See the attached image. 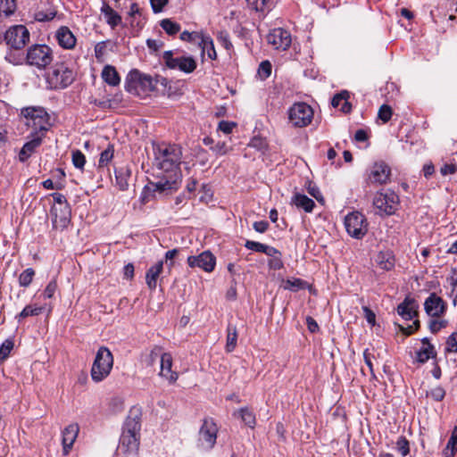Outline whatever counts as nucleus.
I'll return each instance as SVG.
<instances>
[{
    "label": "nucleus",
    "instance_id": "nucleus-34",
    "mask_svg": "<svg viewBox=\"0 0 457 457\" xmlns=\"http://www.w3.org/2000/svg\"><path fill=\"white\" fill-rule=\"evenodd\" d=\"M245 247L254 252L263 253L266 255H272L276 253L275 247L256 241L246 240Z\"/></svg>",
    "mask_w": 457,
    "mask_h": 457
},
{
    "label": "nucleus",
    "instance_id": "nucleus-52",
    "mask_svg": "<svg viewBox=\"0 0 457 457\" xmlns=\"http://www.w3.org/2000/svg\"><path fill=\"white\" fill-rule=\"evenodd\" d=\"M446 351L450 353H457V332L453 333L447 338Z\"/></svg>",
    "mask_w": 457,
    "mask_h": 457
},
{
    "label": "nucleus",
    "instance_id": "nucleus-8",
    "mask_svg": "<svg viewBox=\"0 0 457 457\" xmlns=\"http://www.w3.org/2000/svg\"><path fill=\"white\" fill-rule=\"evenodd\" d=\"M162 60L166 68L187 74L192 73L197 67L196 61L192 56L178 55L171 50L162 54Z\"/></svg>",
    "mask_w": 457,
    "mask_h": 457
},
{
    "label": "nucleus",
    "instance_id": "nucleus-41",
    "mask_svg": "<svg viewBox=\"0 0 457 457\" xmlns=\"http://www.w3.org/2000/svg\"><path fill=\"white\" fill-rule=\"evenodd\" d=\"M275 253H273L272 255H269L270 257L269 262H268V265L270 267V269L271 270H280L283 268L284 266V263H283V261H282V254L281 253L275 248Z\"/></svg>",
    "mask_w": 457,
    "mask_h": 457
},
{
    "label": "nucleus",
    "instance_id": "nucleus-1",
    "mask_svg": "<svg viewBox=\"0 0 457 457\" xmlns=\"http://www.w3.org/2000/svg\"><path fill=\"white\" fill-rule=\"evenodd\" d=\"M154 166L162 173V177L152 186L159 193L170 194L179 188L181 182L179 164L182 150L177 145L165 143L154 144Z\"/></svg>",
    "mask_w": 457,
    "mask_h": 457
},
{
    "label": "nucleus",
    "instance_id": "nucleus-16",
    "mask_svg": "<svg viewBox=\"0 0 457 457\" xmlns=\"http://www.w3.org/2000/svg\"><path fill=\"white\" fill-rule=\"evenodd\" d=\"M267 41L278 50H287L291 45L290 33L282 29L277 28L271 30L267 36Z\"/></svg>",
    "mask_w": 457,
    "mask_h": 457
},
{
    "label": "nucleus",
    "instance_id": "nucleus-12",
    "mask_svg": "<svg viewBox=\"0 0 457 457\" xmlns=\"http://www.w3.org/2000/svg\"><path fill=\"white\" fill-rule=\"evenodd\" d=\"M312 118L313 110L305 103H295L288 110L289 121L295 127H305L312 122Z\"/></svg>",
    "mask_w": 457,
    "mask_h": 457
},
{
    "label": "nucleus",
    "instance_id": "nucleus-39",
    "mask_svg": "<svg viewBox=\"0 0 457 457\" xmlns=\"http://www.w3.org/2000/svg\"><path fill=\"white\" fill-rule=\"evenodd\" d=\"M34 276L35 270L32 268H27L19 276V285L23 287H28L31 284Z\"/></svg>",
    "mask_w": 457,
    "mask_h": 457
},
{
    "label": "nucleus",
    "instance_id": "nucleus-21",
    "mask_svg": "<svg viewBox=\"0 0 457 457\" xmlns=\"http://www.w3.org/2000/svg\"><path fill=\"white\" fill-rule=\"evenodd\" d=\"M55 37L62 48L72 49L76 46V37L68 27L62 26L58 29Z\"/></svg>",
    "mask_w": 457,
    "mask_h": 457
},
{
    "label": "nucleus",
    "instance_id": "nucleus-15",
    "mask_svg": "<svg viewBox=\"0 0 457 457\" xmlns=\"http://www.w3.org/2000/svg\"><path fill=\"white\" fill-rule=\"evenodd\" d=\"M424 310L429 317L439 318L446 312L447 304L436 293H431L424 302Z\"/></svg>",
    "mask_w": 457,
    "mask_h": 457
},
{
    "label": "nucleus",
    "instance_id": "nucleus-25",
    "mask_svg": "<svg viewBox=\"0 0 457 457\" xmlns=\"http://www.w3.org/2000/svg\"><path fill=\"white\" fill-rule=\"evenodd\" d=\"M130 176L131 170L129 166H122L115 170L116 185L121 191L128 189Z\"/></svg>",
    "mask_w": 457,
    "mask_h": 457
},
{
    "label": "nucleus",
    "instance_id": "nucleus-55",
    "mask_svg": "<svg viewBox=\"0 0 457 457\" xmlns=\"http://www.w3.org/2000/svg\"><path fill=\"white\" fill-rule=\"evenodd\" d=\"M249 145L252 146V147H254V148H256L258 150H262V149L266 148L267 143H266V141L263 138L258 137H254L250 141Z\"/></svg>",
    "mask_w": 457,
    "mask_h": 457
},
{
    "label": "nucleus",
    "instance_id": "nucleus-37",
    "mask_svg": "<svg viewBox=\"0 0 457 457\" xmlns=\"http://www.w3.org/2000/svg\"><path fill=\"white\" fill-rule=\"evenodd\" d=\"M160 25L162 29L170 36H174L180 31V25L170 19H163Z\"/></svg>",
    "mask_w": 457,
    "mask_h": 457
},
{
    "label": "nucleus",
    "instance_id": "nucleus-32",
    "mask_svg": "<svg viewBox=\"0 0 457 457\" xmlns=\"http://www.w3.org/2000/svg\"><path fill=\"white\" fill-rule=\"evenodd\" d=\"M197 45L202 48L203 53H207L210 59H216L217 54L214 48L213 41L209 36L203 34Z\"/></svg>",
    "mask_w": 457,
    "mask_h": 457
},
{
    "label": "nucleus",
    "instance_id": "nucleus-2",
    "mask_svg": "<svg viewBox=\"0 0 457 457\" xmlns=\"http://www.w3.org/2000/svg\"><path fill=\"white\" fill-rule=\"evenodd\" d=\"M141 414L137 409L131 410L124 423L118 445V454L123 457H137L139 448Z\"/></svg>",
    "mask_w": 457,
    "mask_h": 457
},
{
    "label": "nucleus",
    "instance_id": "nucleus-17",
    "mask_svg": "<svg viewBox=\"0 0 457 457\" xmlns=\"http://www.w3.org/2000/svg\"><path fill=\"white\" fill-rule=\"evenodd\" d=\"M391 175L390 167L384 162H376L369 175V181L370 183L386 184L389 181Z\"/></svg>",
    "mask_w": 457,
    "mask_h": 457
},
{
    "label": "nucleus",
    "instance_id": "nucleus-18",
    "mask_svg": "<svg viewBox=\"0 0 457 457\" xmlns=\"http://www.w3.org/2000/svg\"><path fill=\"white\" fill-rule=\"evenodd\" d=\"M53 226L56 229L65 228L71 220V211L69 205L53 206Z\"/></svg>",
    "mask_w": 457,
    "mask_h": 457
},
{
    "label": "nucleus",
    "instance_id": "nucleus-28",
    "mask_svg": "<svg viewBox=\"0 0 457 457\" xmlns=\"http://www.w3.org/2000/svg\"><path fill=\"white\" fill-rule=\"evenodd\" d=\"M101 76L104 82L112 87H116L120 82V78L118 74V71L113 66L111 65H105L104 67Z\"/></svg>",
    "mask_w": 457,
    "mask_h": 457
},
{
    "label": "nucleus",
    "instance_id": "nucleus-6",
    "mask_svg": "<svg viewBox=\"0 0 457 457\" xmlns=\"http://www.w3.org/2000/svg\"><path fill=\"white\" fill-rule=\"evenodd\" d=\"M53 60V50L46 45H33L27 50L26 63L29 66L44 70Z\"/></svg>",
    "mask_w": 457,
    "mask_h": 457
},
{
    "label": "nucleus",
    "instance_id": "nucleus-42",
    "mask_svg": "<svg viewBox=\"0 0 457 457\" xmlns=\"http://www.w3.org/2000/svg\"><path fill=\"white\" fill-rule=\"evenodd\" d=\"M426 395L436 402H441L445 396V390L442 386H436L427 391Z\"/></svg>",
    "mask_w": 457,
    "mask_h": 457
},
{
    "label": "nucleus",
    "instance_id": "nucleus-22",
    "mask_svg": "<svg viewBox=\"0 0 457 457\" xmlns=\"http://www.w3.org/2000/svg\"><path fill=\"white\" fill-rule=\"evenodd\" d=\"M418 304L414 299L405 298L397 307V312L404 320H412L418 315Z\"/></svg>",
    "mask_w": 457,
    "mask_h": 457
},
{
    "label": "nucleus",
    "instance_id": "nucleus-57",
    "mask_svg": "<svg viewBox=\"0 0 457 457\" xmlns=\"http://www.w3.org/2000/svg\"><path fill=\"white\" fill-rule=\"evenodd\" d=\"M154 12H161L163 7L168 4V0H150Z\"/></svg>",
    "mask_w": 457,
    "mask_h": 457
},
{
    "label": "nucleus",
    "instance_id": "nucleus-63",
    "mask_svg": "<svg viewBox=\"0 0 457 457\" xmlns=\"http://www.w3.org/2000/svg\"><path fill=\"white\" fill-rule=\"evenodd\" d=\"M212 151L218 154H225L228 152V146L224 142H218L213 147Z\"/></svg>",
    "mask_w": 457,
    "mask_h": 457
},
{
    "label": "nucleus",
    "instance_id": "nucleus-7",
    "mask_svg": "<svg viewBox=\"0 0 457 457\" xmlns=\"http://www.w3.org/2000/svg\"><path fill=\"white\" fill-rule=\"evenodd\" d=\"M166 79L156 76L153 78L148 74L140 72L137 70L131 71L127 77V89L129 91L141 87L145 92H152L155 89L157 83L164 84Z\"/></svg>",
    "mask_w": 457,
    "mask_h": 457
},
{
    "label": "nucleus",
    "instance_id": "nucleus-50",
    "mask_svg": "<svg viewBox=\"0 0 457 457\" xmlns=\"http://www.w3.org/2000/svg\"><path fill=\"white\" fill-rule=\"evenodd\" d=\"M163 353H161V349L160 348H154L153 349L149 355L147 356V359H146V365L147 366H154V363L156 362H159L160 363V359H161V356Z\"/></svg>",
    "mask_w": 457,
    "mask_h": 457
},
{
    "label": "nucleus",
    "instance_id": "nucleus-53",
    "mask_svg": "<svg viewBox=\"0 0 457 457\" xmlns=\"http://www.w3.org/2000/svg\"><path fill=\"white\" fill-rule=\"evenodd\" d=\"M56 289H57L56 281L55 280L50 281L44 290L43 297L45 299L53 297Z\"/></svg>",
    "mask_w": 457,
    "mask_h": 457
},
{
    "label": "nucleus",
    "instance_id": "nucleus-60",
    "mask_svg": "<svg viewBox=\"0 0 457 457\" xmlns=\"http://www.w3.org/2000/svg\"><path fill=\"white\" fill-rule=\"evenodd\" d=\"M457 171V165L455 164H445L441 169L440 172L443 176L449 174H454Z\"/></svg>",
    "mask_w": 457,
    "mask_h": 457
},
{
    "label": "nucleus",
    "instance_id": "nucleus-38",
    "mask_svg": "<svg viewBox=\"0 0 457 457\" xmlns=\"http://www.w3.org/2000/svg\"><path fill=\"white\" fill-rule=\"evenodd\" d=\"M434 355V346L432 345H428V346H423L416 353V360L420 363H425Z\"/></svg>",
    "mask_w": 457,
    "mask_h": 457
},
{
    "label": "nucleus",
    "instance_id": "nucleus-40",
    "mask_svg": "<svg viewBox=\"0 0 457 457\" xmlns=\"http://www.w3.org/2000/svg\"><path fill=\"white\" fill-rule=\"evenodd\" d=\"M114 148L113 145H109L108 147L100 154L98 165L99 167L107 166L113 158Z\"/></svg>",
    "mask_w": 457,
    "mask_h": 457
},
{
    "label": "nucleus",
    "instance_id": "nucleus-48",
    "mask_svg": "<svg viewBox=\"0 0 457 457\" xmlns=\"http://www.w3.org/2000/svg\"><path fill=\"white\" fill-rule=\"evenodd\" d=\"M396 448L402 456H406L410 453L409 442L404 436H400L397 439Z\"/></svg>",
    "mask_w": 457,
    "mask_h": 457
},
{
    "label": "nucleus",
    "instance_id": "nucleus-29",
    "mask_svg": "<svg viewBox=\"0 0 457 457\" xmlns=\"http://www.w3.org/2000/svg\"><path fill=\"white\" fill-rule=\"evenodd\" d=\"M292 203L298 208L303 209L306 212H312L315 203L312 199L309 198L305 195L299 193L295 194L292 198Z\"/></svg>",
    "mask_w": 457,
    "mask_h": 457
},
{
    "label": "nucleus",
    "instance_id": "nucleus-30",
    "mask_svg": "<svg viewBox=\"0 0 457 457\" xmlns=\"http://www.w3.org/2000/svg\"><path fill=\"white\" fill-rule=\"evenodd\" d=\"M45 310V306L35 304L26 305L23 310L16 315L15 319L19 323H21L24 319L29 316H37L43 312Z\"/></svg>",
    "mask_w": 457,
    "mask_h": 457
},
{
    "label": "nucleus",
    "instance_id": "nucleus-58",
    "mask_svg": "<svg viewBox=\"0 0 457 457\" xmlns=\"http://www.w3.org/2000/svg\"><path fill=\"white\" fill-rule=\"evenodd\" d=\"M258 72L265 78L269 77L271 73V64L268 61H264L260 64Z\"/></svg>",
    "mask_w": 457,
    "mask_h": 457
},
{
    "label": "nucleus",
    "instance_id": "nucleus-11",
    "mask_svg": "<svg viewBox=\"0 0 457 457\" xmlns=\"http://www.w3.org/2000/svg\"><path fill=\"white\" fill-rule=\"evenodd\" d=\"M373 205L379 214L392 215L399 205V196L392 190L378 192L373 199Z\"/></svg>",
    "mask_w": 457,
    "mask_h": 457
},
{
    "label": "nucleus",
    "instance_id": "nucleus-33",
    "mask_svg": "<svg viewBox=\"0 0 457 457\" xmlns=\"http://www.w3.org/2000/svg\"><path fill=\"white\" fill-rule=\"evenodd\" d=\"M457 452V425L453 428L446 446L442 452L443 457H454Z\"/></svg>",
    "mask_w": 457,
    "mask_h": 457
},
{
    "label": "nucleus",
    "instance_id": "nucleus-45",
    "mask_svg": "<svg viewBox=\"0 0 457 457\" xmlns=\"http://www.w3.org/2000/svg\"><path fill=\"white\" fill-rule=\"evenodd\" d=\"M304 282L300 278H288L284 282V289L297 291L298 289L303 288Z\"/></svg>",
    "mask_w": 457,
    "mask_h": 457
},
{
    "label": "nucleus",
    "instance_id": "nucleus-23",
    "mask_svg": "<svg viewBox=\"0 0 457 457\" xmlns=\"http://www.w3.org/2000/svg\"><path fill=\"white\" fill-rule=\"evenodd\" d=\"M44 136L37 134H31V139L25 143L19 154V158L21 162L26 161L35 150L41 145Z\"/></svg>",
    "mask_w": 457,
    "mask_h": 457
},
{
    "label": "nucleus",
    "instance_id": "nucleus-43",
    "mask_svg": "<svg viewBox=\"0 0 457 457\" xmlns=\"http://www.w3.org/2000/svg\"><path fill=\"white\" fill-rule=\"evenodd\" d=\"M71 160L73 165L79 170H83L86 163V157L79 150H74L71 154Z\"/></svg>",
    "mask_w": 457,
    "mask_h": 457
},
{
    "label": "nucleus",
    "instance_id": "nucleus-24",
    "mask_svg": "<svg viewBox=\"0 0 457 457\" xmlns=\"http://www.w3.org/2000/svg\"><path fill=\"white\" fill-rule=\"evenodd\" d=\"M163 270V261L157 262L151 266L145 273V283L150 290H154L157 287V280Z\"/></svg>",
    "mask_w": 457,
    "mask_h": 457
},
{
    "label": "nucleus",
    "instance_id": "nucleus-10",
    "mask_svg": "<svg viewBox=\"0 0 457 457\" xmlns=\"http://www.w3.org/2000/svg\"><path fill=\"white\" fill-rule=\"evenodd\" d=\"M218 430L212 418L204 419L198 431L197 447L203 451L212 450L216 444Z\"/></svg>",
    "mask_w": 457,
    "mask_h": 457
},
{
    "label": "nucleus",
    "instance_id": "nucleus-26",
    "mask_svg": "<svg viewBox=\"0 0 457 457\" xmlns=\"http://www.w3.org/2000/svg\"><path fill=\"white\" fill-rule=\"evenodd\" d=\"M101 12L104 15L106 22L113 29L121 22L120 15L115 12L106 2L103 3Z\"/></svg>",
    "mask_w": 457,
    "mask_h": 457
},
{
    "label": "nucleus",
    "instance_id": "nucleus-9",
    "mask_svg": "<svg viewBox=\"0 0 457 457\" xmlns=\"http://www.w3.org/2000/svg\"><path fill=\"white\" fill-rule=\"evenodd\" d=\"M344 224L348 235L355 239H361L368 232L369 222L358 211L348 213L345 217Z\"/></svg>",
    "mask_w": 457,
    "mask_h": 457
},
{
    "label": "nucleus",
    "instance_id": "nucleus-49",
    "mask_svg": "<svg viewBox=\"0 0 457 457\" xmlns=\"http://www.w3.org/2000/svg\"><path fill=\"white\" fill-rule=\"evenodd\" d=\"M12 348L13 342L10 339L5 340L0 346V360H5L9 356Z\"/></svg>",
    "mask_w": 457,
    "mask_h": 457
},
{
    "label": "nucleus",
    "instance_id": "nucleus-3",
    "mask_svg": "<svg viewBox=\"0 0 457 457\" xmlns=\"http://www.w3.org/2000/svg\"><path fill=\"white\" fill-rule=\"evenodd\" d=\"M113 367V355L106 346H101L96 352L91 368V378L98 383L106 378Z\"/></svg>",
    "mask_w": 457,
    "mask_h": 457
},
{
    "label": "nucleus",
    "instance_id": "nucleus-62",
    "mask_svg": "<svg viewBox=\"0 0 457 457\" xmlns=\"http://www.w3.org/2000/svg\"><path fill=\"white\" fill-rule=\"evenodd\" d=\"M146 45L149 49H152L154 51H158L163 46V42L161 40L156 39H147Z\"/></svg>",
    "mask_w": 457,
    "mask_h": 457
},
{
    "label": "nucleus",
    "instance_id": "nucleus-44",
    "mask_svg": "<svg viewBox=\"0 0 457 457\" xmlns=\"http://www.w3.org/2000/svg\"><path fill=\"white\" fill-rule=\"evenodd\" d=\"M240 415L242 420L250 428H253L255 425V416L252 411L247 408H242L240 410Z\"/></svg>",
    "mask_w": 457,
    "mask_h": 457
},
{
    "label": "nucleus",
    "instance_id": "nucleus-14",
    "mask_svg": "<svg viewBox=\"0 0 457 457\" xmlns=\"http://www.w3.org/2000/svg\"><path fill=\"white\" fill-rule=\"evenodd\" d=\"M187 262L190 268H199L205 272H212L216 266V257L210 251H204L198 255H190Z\"/></svg>",
    "mask_w": 457,
    "mask_h": 457
},
{
    "label": "nucleus",
    "instance_id": "nucleus-19",
    "mask_svg": "<svg viewBox=\"0 0 457 457\" xmlns=\"http://www.w3.org/2000/svg\"><path fill=\"white\" fill-rule=\"evenodd\" d=\"M172 356L170 353H163L160 359L159 376L167 379L170 384H174L178 378V372L172 370Z\"/></svg>",
    "mask_w": 457,
    "mask_h": 457
},
{
    "label": "nucleus",
    "instance_id": "nucleus-27",
    "mask_svg": "<svg viewBox=\"0 0 457 457\" xmlns=\"http://www.w3.org/2000/svg\"><path fill=\"white\" fill-rule=\"evenodd\" d=\"M348 98L349 93L347 91H342L339 94L334 96L331 104L334 107H340V110L344 113H348L352 109V105L348 102Z\"/></svg>",
    "mask_w": 457,
    "mask_h": 457
},
{
    "label": "nucleus",
    "instance_id": "nucleus-20",
    "mask_svg": "<svg viewBox=\"0 0 457 457\" xmlns=\"http://www.w3.org/2000/svg\"><path fill=\"white\" fill-rule=\"evenodd\" d=\"M79 431V424L71 423L62 430V448L66 455L70 453Z\"/></svg>",
    "mask_w": 457,
    "mask_h": 457
},
{
    "label": "nucleus",
    "instance_id": "nucleus-61",
    "mask_svg": "<svg viewBox=\"0 0 457 457\" xmlns=\"http://www.w3.org/2000/svg\"><path fill=\"white\" fill-rule=\"evenodd\" d=\"M253 227L255 231L264 233L269 228V223L266 220L255 221L253 224Z\"/></svg>",
    "mask_w": 457,
    "mask_h": 457
},
{
    "label": "nucleus",
    "instance_id": "nucleus-5",
    "mask_svg": "<svg viewBox=\"0 0 457 457\" xmlns=\"http://www.w3.org/2000/svg\"><path fill=\"white\" fill-rule=\"evenodd\" d=\"M46 82L52 89H62L70 86L74 80V72L64 63H56L46 73Z\"/></svg>",
    "mask_w": 457,
    "mask_h": 457
},
{
    "label": "nucleus",
    "instance_id": "nucleus-4",
    "mask_svg": "<svg viewBox=\"0 0 457 457\" xmlns=\"http://www.w3.org/2000/svg\"><path fill=\"white\" fill-rule=\"evenodd\" d=\"M26 126L31 129L30 134L45 136L50 127L49 115L42 107H26L21 110Z\"/></svg>",
    "mask_w": 457,
    "mask_h": 457
},
{
    "label": "nucleus",
    "instance_id": "nucleus-13",
    "mask_svg": "<svg viewBox=\"0 0 457 457\" xmlns=\"http://www.w3.org/2000/svg\"><path fill=\"white\" fill-rule=\"evenodd\" d=\"M6 44L14 49L22 48L29 40V32L23 25L10 28L4 36Z\"/></svg>",
    "mask_w": 457,
    "mask_h": 457
},
{
    "label": "nucleus",
    "instance_id": "nucleus-36",
    "mask_svg": "<svg viewBox=\"0 0 457 457\" xmlns=\"http://www.w3.org/2000/svg\"><path fill=\"white\" fill-rule=\"evenodd\" d=\"M237 341V328L232 325H228L227 328V343L226 351L231 353L235 350Z\"/></svg>",
    "mask_w": 457,
    "mask_h": 457
},
{
    "label": "nucleus",
    "instance_id": "nucleus-35",
    "mask_svg": "<svg viewBox=\"0 0 457 457\" xmlns=\"http://www.w3.org/2000/svg\"><path fill=\"white\" fill-rule=\"evenodd\" d=\"M377 263L380 269L390 270L395 267V259L390 253L380 252L377 256Z\"/></svg>",
    "mask_w": 457,
    "mask_h": 457
},
{
    "label": "nucleus",
    "instance_id": "nucleus-51",
    "mask_svg": "<svg viewBox=\"0 0 457 457\" xmlns=\"http://www.w3.org/2000/svg\"><path fill=\"white\" fill-rule=\"evenodd\" d=\"M378 118L384 122H387L392 117V109L389 105L383 104L378 113Z\"/></svg>",
    "mask_w": 457,
    "mask_h": 457
},
{
    "label": "nucleus",
    "instance_id": "nucleus-31",
    "mask_svg": "<svg viewBox=\"0 0 457 457\" xmlns=\"http://www.w3.org/2000/svg\"><path fill=\"white\" fill-rule=\"evenodd\" d=\"M247 6L257 12H268L273 6V0H246Z\"/></svg>",
    "mask_w": 457,
    "mask_h": 457
},
{
    "label": "nucleus",
    "instance_id": "nucleus-46",
    "mask_svg": "<svg viewBox=\"0 0 457 457\" xmlns=\"http://www.w3.org/2000/svg\"><path fill=\"white\" fill-rule=\"evenodd\" d=\"M447 325L448 321L446 320H437L436 318H433L428 323V328L431 333L436 334L440 329L445 328Z\"/></svg>",
    "mask_w": 457,
    "mask_h": 457
},
{
    "label": "nucleus",
    "instance_id": "nucleus-47",
    "mask_svg": "<svg viewBox=\"0 0 457 457\" xmlns=\"http://www.w3.org/2000/svg\"><path fill=\"white\" fill-rule=\"evenodd\" d=\"M203 34L204 33H202V32H188L186 30L180 34L179 37L182 41L193 42V43L198 44Z\"/></svg>",
    "mask_w": 457,
    "mask_h": 457
},
{
    "label": "nucleus",
    "instance_id": "nucleus-59",
    "mask_svg": "<svg viewBox=\"0 0 457 457\" xmlns=\"http://www.w3.org/2000/svg\"><path fill=\"white\" fill-rule=\"evenodd\" d=\"M363 358H364L365 364L367 365V367L370 370V375L372 377H375L374 370H373V364H372V358H373V356L369 353L368 349L364 350V352H363Z\"/></svg>",
    "mask_w": 457,
    "mask_h": 457
},
{
    "label": "nucleus",
    "instance_id": "nucleus-54",
    "mask_svg": "<svg viewBox=\"0 0 457 457\" xmlns=\"http://www.w3.org/2000/svg\"><path fill=\"white\" fill-rule=\"evenodd\" d=\"M218 41L220 43L222 46H224L228 51L233 46L232 43L229 40L228 34L227 32H220L218 37Z\"/></svg>",
    "mask_w": 457,
    "mask_h": 457
},
{
    "label": "nucleus",
    "instance_id": "nucleus-64",
    "mask_svg": "<svg viewBox=\"0 0 457 457\" xmlns=\"http://www.w3.org/2000/svg\"><path fill=\"white\" fill-rule=\"evenodd\" d=\"M309 194L313 196L317 201L320 202L323 200L321 193L320 189L315 186H309L308 187Z\"/></svg>",
    "mask_w": 457,
    "mask_h": 457
},
{
    "label": "nucleus",
    "instance_id": "nucleus-56",
    "mask_svg": "<svg viewBox=\"0 0 457 457\" xmlns=\"http://www.w3.org/2000/svg\"><path fill=\"white\" fill-rule=\"evenodd\" d=\"M235 127H236V123L231 122V121L221 120L219 123V129L225 134L231 133Z\"/></svg>",
    "mask_w": 457,
    "mask_h": 457
}]
</instances>
